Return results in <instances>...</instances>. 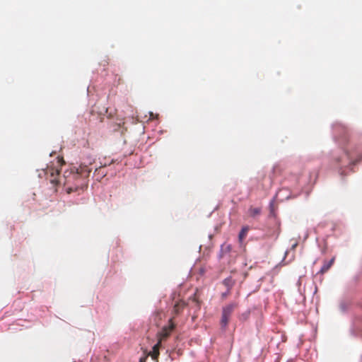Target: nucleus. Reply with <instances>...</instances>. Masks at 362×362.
<instances>
[{
	"mask_svg": "<svg viewBox=\"0 0 362 362\" xmlns=\"http://www.w3.org/2000/svg\"><path fill=\"white\" fill-rule=\"evenodd\" d=\"M94 159L89 158L87 162H83L78 168H74L70 170H66L63 175V184L66 187V192L71 194L73 192L83 190L88 186L87 178L91 172L89 165H91Z\"/></svg>",
	"mask_w": 362,
	"mask_h": 362,
	"instance_id": "f257e3e1",
	"label": "nucleus"
},
{
	"mask_svg": "<svg viewBox=\"0 0 362 362\" xmlns=\"http://www.w3.org/2000/svg\"><path fill=\"white\" fill-rule=\"evenodd\" d=\"M237 307L238 304L236 303H230L223 308L221 320V325L223 327H226L228 325L230 317Z\"/></svg>",
	"mask_w": 362,
	"mask_h": 362,
	"instance_id": "f03ea898",
	"label": "nucleus"
},
{
	"mask_svg": "<svg viewBox=\"0 0 362 362\" xmlns=\"http://www.w3.org/2000/svg\"><path fill=\"white\" fill-rule=\"evenodd\" d=\"M45 175L47 179H49L50 182L57 185L62 182V177L59 176V170L57 168L52 166L47 167L45 170Z\"/></svg>",
	"mask_w": 362,
	"mask_h": 362,
	"instance_id": "7ed1b4c3",
	"label": "nucleus"
},
{
	"mask_svg": "<svg viewBox=\"0 0 362 362\" xmlns=\"http://www.w3.org/2000/svg\"><path fill=\"white\" fill-rule=\"evenodd\" d=\"M175 325L173 321V318L170 319L169 325L162 328L161 331L157 334L158 340H160V343L165 340L170 335L172 331L175 329Z\"/></svg>",
	"mask_w": 362,
	"mask_h": 362,
	"instance_id": "20e7f679",
	"label": "nucleus"
},
{
	"mask_svg": "<svg viewBox=\"0 0 362 362\" xmlns=\"http://www.w3.org/2000/svg\"><path fill=\"white\" fill-rule=\"evenodd\" d=\"M161 346L160 340H158V342L153 346L152 351L148 352L147 356H150L153 361L158 362V357L160 355L159 349Z\"/></svg>",
	"mask_w": 362,
	"mask_h": 362,
	"instance_id": "39448f33",
	"label": "nucleus"
},
{
	"mask_svg": "<svg viewBox=\"0 0 362 362\" xmlns=\"http://www.w3.org/2000/svg\"><path fill=\"white\" fill-rule=\"evenodd\" d=\"M335 160L337 163L341 165H345L346 163H355V161H352L350 154L348 152H344L342 157L335 158Z\"/></svg>",
	"mask_w": 362,
	"mask_h": 362,
	"instance_id": "423d86ee",
	"label": "nucleus"
},
{
	"mask_svg": "<svg viewBox=\"0 0 362 362\" xmlns=\"http://www.w3.org/2000/svg\"><path fill=\"white\" fill-rule=\"evenodd\" d=\"M334 260H335V258L332 257L329 261L325 262L322 267H321L319 273L323 274L325 272H327L330 269V267L332 266V264H334Z\"/></svg>",
	"mask_w": 362,
	"mask_h": 362,
	"instance_id": "0eeeda50",
	"label": "nucleus"
},
{
	"mask_svg": "<svg viewBox=\"0 0 362 362\" xmlns=\"http://www.w3.org/2000/svg\"><path fill=\"white\" fill-rule=\"evenodd\" d=\"M186 304L184 301L180 300L175 303L173 308V312L175 314L178 315L185 307Z\"/></svg>",
	"mask_w": 362,
	"mask_h": 362,
	"instance_id": "6e6552de",
	"label": "nucleus"
},
{
	"mask_svg": "<svg viewBox=\"0 0 362 362\" xmlns=\"http://www.w3.org/2000/svg\"><path fill=\"white\" fill-rule=\"evenodd\" d=\"M249 229L250 228L248 226H244L242 228V229L239 233V235H238V239H239L240 243H242L244 240V239L246 238L247 233L249 231Z\"/></svg>",
	"mask_w": 362,
	"mask_h": 362,
	"instance_id": "1a4fd4ad",
	"label": "nucleus"
},
{
	"mask_svg": "<svg viewBox=\"0 0 362 362\" xmlns=\"http://www.w3.org/2000/svg\"><path fill=\"white\" fill-rule=\"evenodd\" d=\"M261 213V209L260 208H254L251 206L249 209V214L250 216L252 217H255L256 216L259 215Z\"/></svg>",
	"mask_w": 362,
	"mask_h": 362,
	"instance_id": "9d476101",
	"label": "nucleus"
},
{
	"mask_svg": "<svg viewBox=\"0 0 362 362\" xmlns=\"http://www.w3.org/2000/svg\"><path fill=\"white\" fill-rule=\"evenodd\" d=\"M223 284L228 288V289L231 288L234 285V281L232 279L231 277L226 278L223 281Z\"/></svg>",
	"mask_w": 362,
	"mask_h": 362,
	"instance_id": "9b49d317",
	"label": "nucleus"
},
{
	"mask_svg": "<svg viewBox=\"0 0 362 362\" xmlns=\"http://www.w3.org/2000/svg\"><path fill=\"white\" fill-rule=\"evenodd\" d=\"M334 131L337 132H340V131H342L343 132V136H346V134H347V130L345 127H341L340 125H337L334 127Z\"/></svg>",
	"mask_w": 362,
	"mask_h": 362,
	"instance_id": "f8f14e48",
	"label": "nucleus"
},
{
	"mask_svg": "<svg viewBox=\"0 0 362 362\" xmlns=\"http://www.w3.org/2000/svg\"><path fill=\"white\" fill-rule=\"evenodd\" d=\"M147 358H148L147 355L141 358L139 360V362H146Z\"/></svg>",
	"mask_w": 362,
	"mask_h": 362,
	"instance_id": "ddd939ff",
	"label": "nucleus"
},
{
	"mask_svg": "<svg viewBox=\"0 0 362 362\" xmlns=\"http://www.w3.org/2000/svg\"><path fill=\"white\" fill-rule=\"evenodd\" d=\"M64 163V161L63 160L62 158V159L58 158L57 163L59 165H62Z\"/></svg>",
	"mask_w": 362,
	"mask_h": 362,
	"instance_id": "4468645a",
	"label": "nucleus"
},
{
	"mask_svg": "<svg viewBox=\"0 0 362 362\" xmlns=\"http://www.w3.org/2000/svg\"><path fill=\"white\" fill-rule=\"evenodd\" d=\"M101 169H102V168H100V167L99 168H96L95 171V173H97V172H98V173H100Z\"/></svg>",
	"mask_w": 362,
	"mask_h": 362,
	"instance_id": "2eb2a0df",
	"label": "nucleus"
},
{
	"mask_svg": "<svg viewBox=\"0 0 362 362\" xmlns=\"http://www.w3.org/2000/svg\"><path fill=\"white\" fill-rule=\"evenodd\" d=\"M230 249H231L230 245H227V246H226V250H227L228 251H230Z\"/></svg>",
	"mask_w": 362,
	"mask_h": 362,
	"instance_id": "dca6fc26",
	"label": "nucleus"
},
{
	"mask_svg": "<svg viewBox=\"0 0 362 362\" xmlns=\"http://www.w3.org/2000/svg\"><path fill=\"white\" fill-rule=\"evenodd\" d=\"M227 295H228V293H223V297L225 298L226 296H227Z\"/></svg>",
	"mask_w": 362,
	"mask_h": 362,
	"instance_id": "f3484780",
	"label": "nucleus"
},
{
	"mask_svg": "<svg viewBox=\"0 0 362 362\" xmlns=\"http://www.w3.org/2000/svg\"><path fill=\"white\" fill-rule=\"evenodd\" d=\"M105 175V174H104V173H103L102 177H104Z\"/></svg>",
	"mask_w": 362,
	"mask_h": 362,
	"instance_id": "a211bd4d",
	"label": "nucleus"
}]
</instances>
